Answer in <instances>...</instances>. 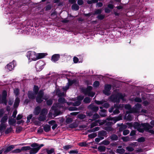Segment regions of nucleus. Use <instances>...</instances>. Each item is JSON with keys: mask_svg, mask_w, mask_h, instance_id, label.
<instances>
[{"mask_svg": "<svg viewBox=\"0 0 154 154\" xmlns=\"http://www.w3.org/2000/svg\"><path fill=\"white\" fill-rule=\"evenodd\" d=\"M124 96L121 93H118L116 94H112L110 97V100L113 103L119 104L121 99L123 100Z\"/></svg>", "mask_w": 154, "mask_h": 154, "instance_id": "nucleus-1", "label": "nucleus"}, {"mask_svg": "<svg viewBox=\"0 0 154 154\" xmlns=\"http://www.w3.org/2000/svg\"><path fill=\"white\" fill-rule=\"evenodd\" d=\"M44 146V144H41L39 145L37 143H32L31 145V146L33 147H36L31 148L29 151L30 154H33L36 153L41 148Z\"/></svg>", "mask_w": 154, "mask_h": 154, "instance_id": "nucleus-2", "label": "nucleus"}, {"mask_svg": "<svg viewBox=\"0 0 154 154\" xmlns=\"http://www.w3.org/2000/svg\"><path fill=\"white\" fill-rule=\"evenodd\" d=\"M26 54L27 56L29 59L34 61L36 60V55L35 52L29 51L27 52Z\"/></svg>", "mask_w": 154, "mask_h": 154, "instance_id": "nucleus-3", "label": "nucleus"}, {"mask_svg": "<svg viewBox=\"0 0 154 154\" xmlns=\"http://www.w3.org/2000/svg\"><path fill=\"white\" fill-rule=\"evenodd\" d=\"M88 109L91 110L93 112L96 113L99 110V107L95 106L94 103H91L88 106Z\"/></svg>", "mask_w": 154, "mask_h": 154, "instance_id": "nucleus-4", "label": "nucleus"}, {"mask_svg": "<svg viewBox=\"0 0 154 154\" xmlns=\"http://www.w3.org/2000/svg\"><path fill=\"white\" fill-rule=\"evenodd\" d=\"M92 87L91 86H88L86 88H82L81 89L82 91L85 95H87L92 90Z\"/></svg>", "mask_w": 154, "mask_h": 154, "instance_id": "nucleus-5", "label": "nucleus"}, {"mask_svg": "<svg viewBox=\"0 0 154 154\" xmlns=\"http://www.w3.org/2000/svg\"><path fill=\"white\" fill-rule=\"evenodd\" d=\"M141 125L142 127H144L145 129L146 130V131L152 129L153 128V126L151 125L149 123H142Z\"/></svg>", "mask_w": 154, "mask_h": 154, "instance_id": "nucleus-6", "label": "nucleus"}, {"mask_svg": "<svg viewBox=\"0 0 154 154\" xmlns=\"http://www.w3.org/2000/svg\"><path fill=\"white\" fill-rule=\"evenodd\" d=\"M60 58V55L58 54H55L53 55L51 57V60L54 62L58 61Z\"/></svg>", "mask_w": 154, "mask_h": 154, "instance_id": "nucleus-7", "label": "nucleus"}, {"mask_svg": "<svg viewBox=\"0 0 154 154\" xmlns=\"http://www.w3.org/2000/svg\"><path fill=\"white\" fill-rule=\"evenodd\" d=\"M7 96V92L6 90L3 91L2 93V97L3 102L5 103H7V100L6 99Z\"/></svg>", "mask_w": 154, "mask_h": 154, "instance_id": "nucleus-8", "label": "nucleus"}, {"mask_svg": "<svg viewBox=\"0 0 154 154\" xmlns=\"http://www.w3.org/2000/svg\"><path fill=\"white\" fill-rule=\"evenodd\" d=\"M14 148V146L13 145H10L7 147L6 149H4V151L3 152L5 154H6L10 151L12 150Z\"/></svg>", "mask_w": 154, "mask_h": 154, "instance_id": "nucleus-9", "label": "nucleus"}, {"mask_svg": "<svg viewBox=\"0 0 154 154\" xmlns=\"http://www.w3.org/2000/svg\"><path fill=\"white\" fill-rule=\"evenodd\" d=\"M105 90L103 91V93L106 95L107 94V92L111 89V86L110 84H107L105 86Z\"/></svg>", "mask_w": 154, "mask_h": 154, "instance_id": "nucleus-10", "label": "nucleus"}, {"mask_svg": "<svg viewBox=\"0 0 154 154\" xmlns=\"http://www.w3.org/2000/svg\"><path fill=\"white\" fill-rule=\"evenodd\" d=\"M41 111V107L39 106H37L34 108L33 112V114L37 116L40 113Z\"/></svg>", "mask_w": 154, "mask_h": 154, "instance_id": "nucleus-11", "label": "nucleus"}, {"mask_svg": "<svg viewBox=\"0 0 154 154\" xmlns=\"http://www.w3.org/2000/svg\"><path fill=\"white\" fill-rule=\"evenodd\" d=\"M36 94L35 93L34 94L31 91H29L27 94L28 98L32 100H34L35 99Z\"/></svg>", "mask_w": 154, "mask_h": 154, "instance_id": "nucleus-12", "label": "nucleus"}, {"mask_svg": "<svg viewBox=\"0 0 154 154\" xmlns=\"http://www.w3.org/2000/svg\"><path fill=\"white\" fill-rule=\"evenodd\" d=\"M14 67V63L13 62L9 63L6 66L7 68L9 71H11Z\"/></svg>", "mask_w": 154, "mask_h": 154, "instance_id": "nucleus-13", "label": "nucleus"}, {"mask_svg": "<svg viewBox=\"0 0 154 154\" xmlns=\"http://www.w3.org/2000/svg\"><path fill=\"white\" fill-rule=\"evenodd\" d=\"M47 55L46 53H40L37 54L36 55V60L44 58Z\"/></svg>", "mask_w": 154, "mask_h": 154, "instance_id": "nucleus-14", "label": "nucleus"}, {"mask_svg": "<svg viewBox=\"0 0 154 154\" xmlns=\"http://www.w3.org/2000/svg\"><path fill=\"white\" fill-rule=\"evenodd\" d=\"M107 111L105 109H102L100 110L99 114L102 117H104L107 116Z\"/></svg>", "mask_w": 154, "mask_h": 154, "instance_id": "nucleus-15", "label": "nucleus"}, {"mask_svg": "<svg viewBox=\"0 0 154 154\" xmlns=\"http://www.w3.org/2000/svg\"><path fill=\"white\" fill-rule=\"evenodd\" d=\"M20 102V99L18 97H16L15 99V102L14 104V108H17L19 106Z\"/></svg>", "mask_w": 154, "mask_h": 154, "instance_id": "nucleus-16", "label": "nucleus"}, {"mask_svg": "<svg viewBox=\"0 0 154 154\" xmlns=\"http://www.w3.org/2000/svg\"><path fill=\"white\" fill-rule=\"evenodd\" d=\"M125 109L129 110V112H127V113H130L134 112V111H133L132 110L131 105L129 104H127L125 105Z\"/></svg>", "mask_w": 154, "mask_h": 154, "instance_id": "nucleus-17", "label": "nucleus"}, {"mask_svg": "<svg viewBox=\"0 0 154 154\" xmlns=\"http://www.w3.org/2000/svg\"><path fill=\"white\" fill-rule=\"evenodd\" d=\"M43 129L44 130L45 132H48L51 130V126L46 124L44 126Z\"/></svg>", "mask_w": 154, "mask_h": 154, "instance_id": "nucleus-18", "label": "nucleus"}, {"mask_svg": "<svg viewBox=\"0 0 154 154\" xmlns=\"http://www.w3.org/2000/svg\"><path fill=\"white\" fill-rule=\"evenodd\" d=\"M8 117L7 114H5L2 118L1 120V123L5 124L8 120Z\"/></svg>", "mask_w": 154, "mask_h": 154, "instance_id": "nucleus-19", "label": "nucleus"}, {"mask_svg": "<svg viewBox=\"0 0 154 154\" xmlns=\"http://www.w3.org/2000/svg\"><path fill=\"white\" fill-rule=\"evenodd\" d=\"M127 128V126L126 125H123V123H122V125L119 128V132H121L122 131H123L126 129Z\"/></svg>", "mask_w": 154, "mask_h": 154, "instance_id": "nucleus-20", "label": "nucleus"}, {"mask_svg": "<svg viewBox=\"0 0 154 154\" xmlns=\"http://www.w3.org/2000/svg\"><path fill=\"white\" fill-rule=\"evenodd\" d=\"M46 119V117L45 115H41L40 114L38 117V120L40 121H43L45 120Z\"/></svg>", "mask_w": 154, "mask_h": 154, "instance_id": "nucleus-21", "label": "nucleus"}, {"mask_svg": "<svg viewBox=\"0 0 154 154\" xmlns=\"http://www.w3.org/2000/svg\"><path fill=\"white\" fill-rule=\"evenodd\" d=\"M103 129L108 132L112 131L114 130V129L111 126L104 127Z\"/></svg>", "mask_w": 154, "mask_h": 154, "instance_id": "nucleus-22", "label": "nucleus"}, {"mask_svg": "<svg viewBox=\"0 0 154 154\" xmlns=\"http://www.w3.org/2000/svg\"><path fill=\"white\" fill-rule=\"evenodd\" d=\"M43 97L37 96L35 98L36 102L38 103H41L43 101L42 98Z\"/></svg>", "mask_w": 154, "mask_h": 154, "instance_id": "nucleus-23", "label": "nucleus"}, {"mask_svg": "<svg viewBox=\"0 0 154 154\" xmlns=\"http://www.w3.org/2000/svg\"><path fill=\"white\" fill-rule=\"evenodd\" d=\"M107 134L106 131L104 130H102L98 132V136H105Z\"/></svg>", "mask_w": 154, "mask_h": 154, "instance_id": "nucleus-24", "label": "nucleus"}, {"mask_svg": "<svg viewBox=\"0 0 154 154\" xmlns=\"http://www.w3.org/2000/svg\"><path fill=\"white\" fill-rule=\"evenodd\" d=\"M58 102L60 103L64 104L67 103L65 98L63 97H60L58 99Z\"/></svg>", "mask_w": 154, "mask_h": 154, "instance_id": "nucleus-25", "label": "nucleus"}, {"mask_svg": "<svg viewBox=\"0 0 154 154\" xmlns=\"http://www.w3.org/2000/svg\"><path fill=\"white\" fill-rule=\"evenodd\" d=\"M141 127H142L141 124H140L138 122H135L133 125V127L134 128L137 130V128H141Z\"/></svg>", "mask_w": 154, "mask_h": 154, "instance_id": "nucleus-26", "label": "nucleus"}, {"mask_svg": "<svg viewBox=\"0 0 154 154\" xmlns=\"http://www.w3.org/2000/svg\"><path fill=\"white\" fill-rule=\"evenodd\" d=\"M71 8L72 10L77 11L79 10V6L76 4L75 3L72 5Z\"/></svg>", "mask_w": 154, "mask_h": 154, "instance_id": "nucleus-27", "label": "nucleus"}, {"mask_svg": "<svg viewBox=\"0 0 154 154\" xmlns=\"http://www.w3.org/2000/svg\"><path fill=\"white\" fill-rule=\"evenodd\" d=\"M110 139L112 140H117L118 139V136L116 134H112L110 137Z\"/></svg>", "mask_w": 154, "mask_h": 154, "instance_id": "nucleus-28", "label": "nucleus"}, {"mask_svg": "<svg viewBox=\"0 0 154 154\" xmlns=\"http://www.w3.org/2000/svg\"><path fill=\"white\" fill-rule=\"evenodd\" d=\"M39 90V88L38 86L36 85H34L33 90L35 94H38Z\"/></svg>", "mask_w": 154, "mask_h": 154, "instance_id": "nucleus-29", "label": "nucleus"}, {"mask_svg": "<svg viewBox=\"0 0 154 154\" xmlns=\"http://www.w3.org/2000/svg\"><path fill=\"white\" fill-rule=\"evenodd\" d=\"M106 147L104 146H100L98 147V151L100 152H104L106 150Z\"/></svg>", "mask_w": 154, "mask_h": 154, "instance_id": "nucleus-30", "label": "nucleus"}, {"mask_svg": "<svg viewBox=\"0 0 154 154\" xmlns=\"http://www.w3.org/2000/svg\"><path fill=\"white\" fill-rule=\"evenodd\" d=\"M45 150L47 154H52L54 152V149L53 148L51 149L50 150L48 149H46Z\"/></svg>", "mask_w": 154, "mask_h": 154, "instance_id": "nucleus-31", "label": "nucleus"}, {"mask_svg": "<svg viewBox=\"0 0 154 154\" xmlns=\"http://www.w3.org/2000/svg\"><path fill=\"white\" fill-rule=\"evenodd\" d=\"M78 126V124L76 122H74L69 125V127L71 128H75Z\"/></svg>", "mask_w": 154, "mask_h": 154, "instance_id": "nucleus-32", "label": "nucleus"}, {"mask_svg": "<svg viewBox=\"0 0 154 154\" xmlns=\"http://www.w3.org/2000/svg\"><path fill=\"white\" fill-rule=\"evenodd\" d=\"M6 125L5 124L1 123L0 125V132H1L2 131L5 129L6 128Z\"/></svg>", "mask_w": 154, "mask_h": 154, "instance_id": "nucleus-33", "label": "nucleus"}, {"mask_svg": "<svg viewBox=\"0 0 154 154\" xmlns=\"http://www.w3.org/2000/svg\"><path fill=\"white\" fill-rule=\"evenodd\" d=\"M16 122V119H9L8 120V123L10 125H13Z\"/></svg>", "mask_w": 154, "mask_h": 154, "instance_id": "nucleus-34", "label": "nucleus"}, {"mask_svg": "<svg viewBox=\"0 0 154 154\" xmlns=\"http://www.w3.org/2000/svg\"><path fill=\"white\" fill-rule=\"evenodd\" d=\"M95 103L97 105H102L103 104L105 101L104 100H102L100 101H99L95 100H94Z\"/></svg>", "mask_w": 154, "mask_h": 154, "instance_id": "nucleus-35", "label": "nucleus"}, {"mask_svg": "<svg viewBox=\"0 0 154 154\" xmlns=\"http://www.w3.org/2000/svg\"><path fill=\"white\" fill-rule=\"evenodd\" d=\"M116 151L118 153L122 154L125 152V150L123 148L121 149H117L116 150Z\"/></svg>", "mask_w": 154, "mask_h": 154, "instance_id": "nucleus-36", "label": "nucleus"}, {"mask_svg": "<svg viewBox=\"0 0 154 154\" xmlns=\"http://www.w3.org/2000/svg\"><path fill=\"white\" fill-rule=\"evenodd\" d=\"M88 137L91 139H93L97 136V134L96 133H93L88 135Z\"/></svg>", "mask_w": 154, "mask_h": 154, "instance_id": "nucleus-37", "label": "nucleus"}, {"mask_svg": "<svg viewBox=\"0 0 154 154\" xmlns=\"http://www.w3.org/2000/svg\"><path fill=\"white\" fill-rule=\"evenodd\" d=\"M76 82V80H70L69 79L68 80V86H71L73 84L75 83Z\"/></svg>", "mask_w": 154, "mask_h": 154, "instance_id": "nucleus-38", "label": "nucleus"}, {"mask_svg": "<svg viewBox=\"0 0 154 154\" xmlns=\"http://www.w3.org/2000/svg\"><path fill=\"white\" fill-rule=\"evenodd\" d=\"M145 138L144 137H141L138 138L136 140L139 143L143 142L145 141Z\"/></svg>", "mask_w": 154, "mask_h": 154, "instance_id": "nucleus-39", "label": "nucleus"}, {"mask_svg": "<svg viewBox=\"0 0 154 154\" xmlns=\"http://www.w3.org/2000/svg\"><path fill=\"white\" fill-rule=\"evenodd\" d=\"M60 111L58 110L57 109L54 110V117H56L60 114Z\"/></svg>", "mask_w": 154, "mask_h": 154, "instance_id": "nucleus-40", "label": "nucleus"}, {"mask_svg": "<svg viewBox=\"0 0 154 154\" xmlns=\"http://www.w3.org/2000/svg\"><path fill=\"white\" fill-rule=\"evenodd\" d=\"M86 117V115L83 114H79L77 116V118L80 119H83Z\"/></svg>", "mask_w": 154, "mask_h": 154, "instance_id": "nucleus-41", "label": "nucleus"}, {"mask_svg": "<svg viewBox=\"0 0 154 154\" xmlns=\"http://www.w3.org/2000/svg\"><path fill=\"white\" fill-rule=\"evenodd\" d=\"M31 149V148L29 146H23L21 148V150L22 151H27L28 150H29Z\"/></svg>", "mask_w": 154, "mask_h": 154, "instance_id": "nucleus-42", "label": "nucleus"}, {"mask_svg": "<svg viewBox=\"0 0 154 154\" xmlns=\"http://www.w3.org/2000/svg\"><path fill=\"white\" fill-rule=\"evenodd\" d=\"M72 105L74 106H78L81 104V102L77 101L74 103H72Z\"/></svg>", "mask_w": 154, "mask_h": 154, "instance_id": "nucleus-43", "label": "nucleus"}, {"mask_svg": "<svg viewBox=\"0 0 154 154\" xmlns=\"http://www.w3.org/2000/svg\"><path fill=\"white\" fill-rule=\"evenodd\" d=\"M122 139L124 142H127L130 140V138L128 136L125 137H122Z\"/></svg>", "mask_w": 154, "mask_h": 154, "instance_id": "nucleus-44", "label": "nucleus"}, {"mask_svg": "<svg viewBox=\"0 0 154 154\" xmlns=\"http://www.w3.org/2000/svg\"><path fill=\"white\" fill-rule=\"evenodd\" d=\"M83 101L85 103H89L91 102L90 98L88 97H86L84 98Z\"/></svg>", "mask_w": 154, "mask_h": 154, "instance_id": "nucleus-45", "label": "nucleus"}, {"mask_svg": "<svg viewBox=\"0 0 154 154\" xmlns=\"http://www.w3.org/2000/svg\"><path fill=\"white\" fill-rule=\"evenodd\" d=\"M102 11L100 9H97L94 12V13L93 14L94 15H99L102 12Z\"/></svg>", "mask_w": 154, "mask_h": 154, "instance_id": "nucleus-46", "label": "nucleus"}, {"mask_svg": "<svg viewBox=\"0 0 154 154\" xmlns=\"http://www.w3.org/2000/svg\"><path fill=\"white\" fill-rule=\"evenodd\" d=\"M73 147V146L71 145H66L63 146V148L64 149L67 150Z\"/></svg>", "mask_w": 154, "mask_h": 154, "instance_id": "nucleus-47", "label": "nucleus"}, {"mask_svg": "<svg viewBox=\"0 0 154 154\" xmlns=\"http://www.w3.org/2000/svg\"><path fill=\"white\" fill-rule=\"evenodd\" d=\"M98 0H88L87 1V3L88 4H91L92 3H97L98 2Z\"/></svg>", "mask_w": 154, "mask_h": 154, "instance_id": "nucleus-48", "label": "nucleus"}, {"mask_svg": "<svg viewBox=\"0 0 154 154\" xmlns=\"http://www.w3.org/2000/svg\"><path fill=\"white\" fill-rule=\"evenodd\" d=\"M38 95L37 96H38L41 97H43L44 95V92L43 91V90H41L39 91L38 93Z\"/></svg>", "mask_w": 154, "mask_h": 154, "instance_id": "nucleus-49", "label": "nucleus"}, {"mask_svg": "<svg viewBox=\"0 0 154 154\" xmlns=\"http://www.w3.org/2000/svg\"><path fill=\"white\" fill-rule=\"evenodd\" d=\"M12 130V128L10 127L9 128H7L5 131V133L6 134H8L10 133Z\"/></svg>", "mask_w": 154, "mask_h": 154, "instance_id": "nucleus-50", "label": "nucleus"}, {"mask_svg": "<svg viewBox=\"0 0 154 154\" xmlns=\"http://www.w3.org/2000/svg\"><path fill=\"white\" fill-rule=\"evenodd\" d=\"M100 82L97 81H95L94 83L93 86L94 87H98L100 85Z\"/></svg>", "mask_w": 154, "mask_h": 154, "instance_id": "nucleus-51", "label": "nucleus"}, {"mask_svg": "<svg viewBox=\"0 0 154 154\" xmlns=\"http://www.w3.org/2000/svg\"><path fill=\"white\" fill-rule=\"evenodd\" d=\"M99 115L97 113H95L93 115L92 119L93 120H94L96 119H98L99 118Z\"/></svg>", "mask_w": 154, "mask_h": 154, "instance_id": "nucleus-52", "label": "nucleus"}, {"mask_svg": "<svg viewBox=\"0 0 154 154\" xmlns=\"http://www.w3.org/2000/svg\"><path fill=\"white\" fill-rule=\"evenodd\" d=\"M105 16L104 15H103L101 14H100L97 15V18L100 20H102L105 18Z\"/></svg>", "mask_w": 154, "mask_h": 154, "instance_id": "nucleus-53", "label": "nucleus"}, {"mask_svg": "<svg viewBox=\"0 0 154 154\" xmlns=\"http://www.w3.org/2000/svg\"><path fill=\"white\" fill-rule=\"evenodd\" d=\"M52 7V5L49 4L47 5L45 7V10L46 11H48L51 9Z\"/></svg>", "mask_w": 154, "mask_h": 154, "instance_id": "nucleus-54", "label": "nucleus"}, {"mask_svg": "<svg viewBox=\"0 0 154 154\" xmlns=\"http://www.w3.org/2000/svg\"><path fill=\"white\" fill-rule=\"evenodd\" d=\"M46 103L47 105L51 106L53 103V100H52L50 99L46 101Z\"/></svg>", "mask_w": 154, "mask_h": 154, "instance_id": "nucleus-55", "label": "nucleus"}, {"mask_svg": "<svg viewBox=\"0 0 154 154\" xmlns=\"http://www.w3.org/2000/svg\"><path fill=\"white\" fill-rule=\"evenodd\" d=\"M110 143V142L108 140H103L102 143H100V144H103L105 145H108Z\"/></svg>", "mask_w": 154, "mask_h": 154, "instance_id": "nucleus-56", "label": "nucleus"}, {"mask_svg": "<svg viewBox=\"0 0 154 154\" xmlns=\"http://www.w3.org/2000/svg\"><path fill=\"white\" fill-rule=\"evenodd\" d=\"M72 122V119L71 118L68 117L67 118L66 120V122L69 124L71 123Z\"/></svg>", "mask_w": 154, "mask_h": 154, "instance_id": "nucleus-57", "label": "nucleus"}, {"mask_svg": "<svg viewBox=\"0 0 154 154\" xmlns=\"http://www.w3.org/2000/svg\"><path fill=\"white\" fill-rule=\"evenodd\" d=\"M22 151V150H21V149H14V150H12L11 151V152L12 153H19L21 152Z\"/></svg>", "mask_w": 154, "mask_h": 154, "instance_id": "nucleus-58", "label": "nucleus"}, {"mask_svg": "<svg viewBox=\"0 0 154 154\" xmlns=\"http://www.w3.org/2000/svg\"><path fill=\"white\" fill-rule=\"evenodd\" d=\"M79 146L81 147H86L87 146V144L86 142H82L79 143Z\"/></svg>", "mask_w": 154, "mask_h": 154, "instance_id": "nucleus-59", "label": "nucleus"}, {"mask_svg": "<svg viewBox=\"0 0 154 154\" xmlns=\"http://www.w3.org/2000/svg\"><path fill=\"white\" fill-rule=\"evenodd\" d=\"M143 128H137V131H139V132L141 133H143L144 132V131H146V130L145 129V127H143Z\"/></svg>", "mask_w": 154, "mask_h": 154, "instance_id": "nucleus-60", "label": "nucleus"}, {"mask_svg": "<svg viewBox=\"0 0 154 154\" xmlns=\"http://www.w3.org/2000/svg\"><path fill=\"white\" fill-rule=\"evenodd\" d=\"M14 92L16 96H18L19 94V90L18 88H16L14 90Z\"/></svg>", "mask_w": 154, "mask_h": 154, "instance_id": "nucleus-61", "label": "nucleus"}, {"mask_svg": "<svg viewBox=\"0 0 154 154\" xmlns=\"http://www.w3.org/2000/svg\"><path fill=\"white\" fill-rule=\"evenodd\" d=\"M68 110L70 111H75L77 110L78 108L75 107L70 106L69 107Z\"/></svg>", "mask_w": 154, "mask_h": 154, "instance_id": "nucleus-62", "label": "nucleus"}, {"mask_svg": "<svg viewBox=\"0 0 154 154\" xmlns=\"http://www.w3.org/2000/svg\"><path fill=\"white\" fill-rule=\"evenodd\" d=\"M46 109L45 108L42 109V110L41 109V111L40 112V114L41 115H45L46 112Z\"/></svg>", "mask_w": 154, "mask_h": 154, "instance_id": "nucleus-63", "label": "nucleus"}, {"mask_svg": "<svg viewBox=\"0 0 154 154\" xmlns=\"http://www.w3.org/2000/svg\"><path fill=\"white\" fill-rule=\"evenodd\" d=\"M130 145L131 146H138V143L137 142H134L131 143L130 144Z\"/></svg>", "mask_w": 154, "mask_h": 154, "instance_id": "nucleus-64", "label": "nucleus"}]
</instances>
